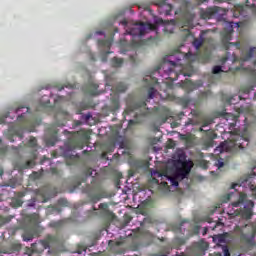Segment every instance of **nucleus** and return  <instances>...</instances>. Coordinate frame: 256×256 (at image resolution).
I'll list each match as a JSON object with an SVG mask.
<instances>
[{
  "label": "nucleus",
  "mask_w": 256,
  "mask_h": 256,
  "mask_svg": "<svg viewBox=\"0 0 256 256\" xmlns=\"http://www.w3.org/2000/svg\"><path fill=\"white\" fill-rule=\"evenodd\" d=\"M223 162H218V164H217V167H218V169H221V167H223Z\"/></svg>",
  "instance_id": "16"
},
{
  "label": "nucleus",
  "mask_w": 256,
  "mask_h": 256,
  "mask_svg": "<svg viewBox=\"0 0 256 256\" xmlns=\"http://www.w3.org/2000/svg\"><path fill=\"white\" fill-rule=\"evenodd\" d=\"M154 29L155 25L152 24H134L130 30V35H145L146 33H149V31H154Z\"/></svg>",
  "instance_id": "2"
},
{
  "label": "nucleus",
  "mask_w": 256,
  "mask_h": 256,
  "mask_svg": "<svg viewBox=\"0 0 256 256\" xmlns=\"http://www.w3.org/2000/svg\"><path fill=\"white\" fill-rule=\"evenodd\" d=\"M164 191H169V188H165Z\"/></svg>",
  "instance_id": "17"
},
{
  "label": "nucleus",
  "mask_w": 256,
  "mask_h": 256,
  "mask_svg": "<svg viewBox=\"0 0 256 256\" xmlns=\"http://www.w3.org/2000/svg\"><path fill=\"white\" fill-rule=\"evenodd\" d=\"M161 13H165L166 15H169L171 13V5L170 4H164L161 6Z\"/></svg>",
  "instance_id": "6"
},
{
  "label": "nucleus",
  "mask_w": 256,
  "mask_h": 256,
  "mask_svg": "<svg viewBox=\"0 0 256 256\" xmlns=\"http://www.w3.org/2000/svg\"><path fill=\"white\" fill-rule=\"evenodd\" d=\"M223 69L221 68V66H215L213 68V73L214 75H218V73H222Z\"/></svg>",
  "instance_id": "9"
},
{
  "label": "nucleus",
  "mask_w": 256,
  "mask_h": 256,
  "mask_svg": "<svg viewBox=\"0 0 256 256\" xmlns=\"http://www.w3.org/2000/svg\"><path fill=\"white\" fill-rule=\"evenodd\" d=\"M191 169H193V162L181 155L178 160L172 161V165H168L165 175L157 172L154 175L161 178L160 187L165 189L167 187V182L165 181H170L173 187H177L179 181H183L191 173Z\"/></svg>",
  "instance_id": "1"
},
{
  "label": "nucleus",
  "mask_w": 256,
  "mask_h": 256,
  "mask_svg": "<svg viewBox=\"0 0 256 256\" xmlns=\"http://www.w3.org/2000/svg\"><path fill=\"white\" fill-rule=\"evenodd\" d=\"M173 29H175V21H171V23H168L165 25V31L166 33H173Z\"/></svg>",
  "instance_id": "5"
},
{
  "label": "nucleus",
  "mask_w": 256,
  "mask_h": 256,
  "mask_svg": "<svg viewBox=\"0 0 256 256\" xmlns=\"http://www.w3.org/2000/svg\"><path fill=\"white\" fill-rule=\"evenodd\" d=\"M169 67V64L167 62H165L163 65H162V69H166Z\"/></svg>",
  "instance_id": "14"
},
{
  "label": "nucleus",
  "mask_w": 256,
  "mask_h": 256,
  "mask_svg": "<svg viewBox=\"0 0 256 256\" xmlns=\"http://www.w3.org/2000/svg\"><path fill=\"white\" fill-rule=\"evenodd\" d=\"M114 61L116 62V67H119V65H121V63H123L122 59L115 58Z\"/></svg>",
  "instance_id": "12"
},
{
  "label": "nucleus",
  "mask_w": 256,
  "mask_h": 256,
  "mask_svg": "<svg viewBox=\"0 0 256 256\" xmlns=\"http://www.w3.org/2000/svg\"><path fill=\"white\" fill-rule=\"evenodd\" d=\"M216 151H218L219 153H223V146L217 147Z\"/></svg>",
  "instance_id": "13"
},
{
  "label": "nucleus",
  "mask_w": 256,
  "mask_h": 256,
  "mask_svg": "<svg viewBox=\"0 0 256 256\" xmlns=\"http://www.w3.org/2000/svg\"><path fill=\"white\" fill-rule=\"evenodd\" d=\"M245 199H247V195L244 193H240L237 201L233 202L232 205L229 207L227 212L228 215H239V209H237V207H239V205H241V203H243Z\"/></svg>",
  "instance_id": "3"
},
{
  "label": "nucleus",
  "mask_w": 256,
  "mask_h": 256,
  "mask_svg": "<svg viewBox=\"0 0 256 256\" xmlns=\"http://www.w3.org/2000/svg\"><path fill=\"white\" fill-rule=\"evenodd\" d=\"M222 251L224 254L220 256H229V249L226 246L222 247Z\"/></svg>",
  "instance_id": "11"
},
{
  "label": "nucleus",
  "mask_w": 256,
  "mask_h": 256,
  "mask_svg": "<svg viewBox=\"0 0 256 256\" xmlns=\"http://www.w3.org/2000/svg\"><path fill=\"white\" fill-rule=\"evenodd\" d=\"M254 193H255V195H256V188L254 189Z\"/></svg>",
  "instance_id": "18"
},
{
  "label": "nucleus",
  "mask_w": 256,
  "mask_h": 256,
  "mask_svg": "<svg viewBox=\"0 0 256 256\" xmlns=\"http://www.w3.org/2000/svg\"><path fill=\"white\" fill-rule=\"evenodd\" d=\"M253 51H255V48H251V49H250L249 57H253Z\"/></svg>",
  "instance_id": "15"
},
{
  "label": "nucleus",
  "mask_w": 256,
  "mask_h": 256,
  "mask_svg": "<svg viewBox=\"0 0 256 256\" xmlns=\"http://www.w3.org/2000/svg\"><path fill=\"white\" fill-rule=\"evenodd\" d=\"M227 233L225 234H221V235H216L213 237V240L216 242V243H225V238L227 237Z\"/></svg>",
  "instance_id": "4"
},
{
  "label": "nucleus",
  "mask_w": 256,
  "mask_h": 256,
  "mask_svg": "<svg viewBox=\"0 0 256 256\" xmlns=\"http://www.w3.org/2000/svg\"><path fill=\"white\" fill-rule=\"evenodd\" d=\"M150 97L152 98V97H153V95H151V94H150Z\"/></svg>",
  "instance_id": "19"
},
{
  "label": "nucleus",
  "mask_w": 256,
  "mask_h": 256,
  "mask_svg": "<svg viewBox=\"0 0 256 256\" xmlns=\"http://www.w3.org/2000/svg\"><path fill=\"white\" fill-rule=\"evenodd\" d=\"M254 205L255 204L253 203V201L249 200V201H247V205L244 207H245V209H253Z\"/></svg>",
  "instance_id": "10"
},
{
  "label": "nucleus",
  "mask_w": 256,
  "mask_h": 256,
  "mask_svg": "<svg viewBox=\"0 0 256 256\" xmlns=\"http://www.w3.org/2000/svg\"><path fill=\"white\" fill-rule=\"evenodd\" d=\"M227 121H228V125L230 127H234L235 124L237 123V118L233 117V116H230L229 118H227Z\"/></svg>",
  "instance_id": "7"
},
{
  "label": "nucleus",
  "mask_w": 256,
  "mask_h": 256,
  "mask_svg": "<svg viewBox=\"0 0 256 256\" xmlns=\"http://www.w3.org/2000/svg\"><path fill=\"white\" fill-rule=\"evenodd\" d=\"M193 45L194 47H196L197 49H199V47H201V45H203V40L202 39H195L193 41Z\"/></svg>",
  "instance_id": "8"
}]
</instances>
